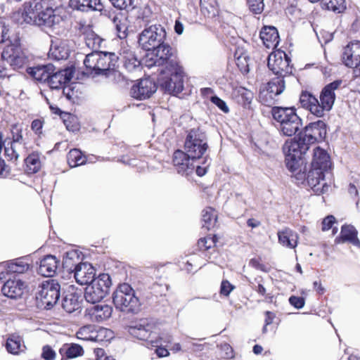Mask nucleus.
<instances>
[{
    "label": "nucleus",
    "instance_id": "2f4dec72",
    "mask_svg": "<svg viewBox=\"0 0 360 360\" xmlns=\"http://www.w3.org/2000/svg\"><path fill=\"white\" fill-rule=\"evenodd\" d=\"M300 102L302 106L308 109L313 115L320 117V108H318V99L308 92H302L300 95Z\"/></svg>",
    "mask_w": 360,
    "mask_h": 360
},
{
    "label": "nucleus",
    "instance_id": "a878e982",
    "mask_svg": "<svg viewBox=\"0 0 360 360\" xmlns=\"http://www.w3.org/2000/svg\"><path fill=\"white\" fill-rule=\"evenodd\" d=\"M55 68L52 64L37 65L27 69V72L35 80L48 82L50 75L54 72Z\"/></svg>",
    "mask_w": 360,
    "mask_h": 360
},
{
    "label": "nucleus",
    "instance_id": "6e6552de",
    "mask_svg": "<svg viewBox=\"0 0 360 360\" xmlns=\"http://www.w3.org/2000/svg\"><path fill=\"white\" fill-rule=\"evenodd\" d=\"M167 32L165 28L155 24L146 27L139 35L138 44L145 51H151L165 41Z\"/></svg>",
    "mask_w": 360,
    "mask_h": 360
},
{
    "label": "nucleus",
    "instance_id": "052dcab7",
    "mask_svg": "<svg viewBox=\"0 0 360 360\" xmlns=\"http://www.w3.org/2000/svg\"><path fill=\"white\" fill-rule=\"evenodd\" d=\"M43 127V122L40 120H34L32 121L31 124V128L37 134H41V129Z\"/></svg>",
    "mask_w": 360,
    "mask_h": 360
},
{
    "label": "nucleus",
    "instance_id": "7c9ffc66",
    "mask_svg": "<svg viewBox=\"0 0 360 360\" xmlns=\"http://www.w3.org/2000/svg\"><path fill=\"white\" fill-rule=\"evenodd\" d=\"M278 242L283 246L294 249L298 243V234L290 229H285L278 232Z\"/></svg>",
    "mask_w": 360,
    "mask_h": 360
},
{
    "label": "nucleus",
    "instance_id": "20e7f679",
    "mask_svg": "<svg viewBox=\"0 0 360 360\" xmlns=\"http://www.w3.org/2000/svg\"><path fill=\"white\" fill-rule=\"evenodd\" d=\"M271 115L279 124V130L285 136H291L301 128L302 120L294 108L274 107Z\"/></svg>",
    "mask_w": 360,
    "mask_h": 360
},
{
    "label": "nucleus",
    "instance_id": "473e14b6",
    "mask_svg": "<svg viewBox=\"0 0 360 360\" xmlns=\"http://www.w3.org/2000/svg\"><path fill=\"white\" fill-rule=\"evenodd\" d=\"M150 327L149 326H145L143 325H136L134 326H131L129 329V333L141 340L146 341L148 347L150 346V340H155L154 337H152V333L150 331Z\"/></svg>",
    "mask_w": 360,
    "mask_h": 360
},
{
    "label": "nucleus",
    "instance_id": "603ef678",
    "mask_svg": "<svg viewBox=\"0 0 360 360\" xmlns=\"http://www.w3.org/2000/svg\"><path fill=\"white\" fill-rule=\"evenodd\" d=\"M250 9L255 13H261L264 10L263 0H248Z\"/></svg>",
    "mask_w": 360,
    "mask_h": 360
},
{
    "label": "nucleus",
    "instance_id": "9d476101",
    "mask_svg": "<svg viewBox=\"0 0 360 360\" xmlns=\"http://www.w3.org/2000/svg\"><path fill=\"white\" fill-rule=\"evenodd\" d=\"M160 72L169 75L161 85L170 94H176L184 89V72L181 65L168 69H162Z\"/></svg>",
    "mask_w": 360,
    "mask_h": 360
},
{
    "label": "nucleus",
    "instance_id": "f8f14e48",
    "mask_svg": "<svg viewBox=\"0 0 360 360\" xmlns=\"http://www.w3.org/2000/svg\"><path fill=\"white\" fill-rule=\"evenodd\" d=\"M268 68L277 77L284 79L292 73L290 58L283 51L273 52L268 57Z\"/></svg>",
    "mask_w": 360,
    "mask_h": 360
},
{
    "label": "nucleus",
    "instance_id": "774afa93",
    "mask_svg": "<svg viewBox=\"0 0 360 360\" xmlns=\"http://www.w3.org/2000/svg\"><path fill=\"white\" fill-rule=\"evenodd\" d=\"M7 34V30L4 25V23L0 21V43L3 42Z\"/></svg>",
    "mask_w": 360,
    "mask_h": 360
},
{
    "label": "nucleus",
    "instance_id": "bb28decb",
    "mask_svg": "<svg viewBox=\"0 0 360 360\" xmlns=\"http://www.w3.org/2000/svg\"><path fill=\"white\" fill-rule=\"evenodd\" d=\"M70 6L82 12L101 11L103 8L101 0H70Z\"/></svg>",
    "mask_w": 360,
    "mask_h": 360
},
{
    "label": "nucleus",
    "instance_id": "37998d69",
    "mask_svg": "<svg viewBox=\"0 0 360 360\" xmlns=\"http://www.w3.org/2000/svg\"><path fill=\"white\" fill-rule=\"evenodd\" d=\"M63 307L68 313H72L79 308L78 297L74 294L67 295L63 300Z\"/></svg>",
    "mask_w": 360,
    "mask_h": 360
},
{
    "label": "nucleus",
    "instance_id": "ddd939ff",
    "mask_svg": "<svg viewBox=\"0 0 360 360\" xmlns=\"http://www.w3.org/2000/svg\"><path fill=\"white\" fill-rule=\"evenodd\" d=\"M341 83V80H336L323 89L320 94V101L318 100V108L321 110L320 117L324 115L326 111L332 109L335 99V91L340 87Z\"/></svg>",
    "mask_w": 360,
    "mask_h": 360
},
{
    "label": "nucleus",
    "instance_id": "b1692460",
    "mask_svg": "<svg viewBox=\"0 0 360 360\" xmlns=\"http://www.w3.org/2000/svg\"><path fill=\"white\" fill-rule=\"evenodd\" d=\"M72 77V72L70 69L58 70L50 75L48 80L49 86L53 89H59L68 83Z\"/></svg>",
    "mask_w": 360,
    "mask_h": 360
},
{
    "label": "nucleus",
    "instance_id": "5701e85b",
    "mask_svg": "<svg viewBox=\"0 0 360 360\" xmlns=\"http://www.w3.org/2000/svg\"><path fill=\"white\" fill-rule=\"evenodd\" d=\"M106 332L107 330L104 328L96 330L94 326L87 325L79 328L76 335L79 340L98 342L103 340Z\"/></svg>",
    "mask_w": 360,
    "mask_h": 360
},
{
    "label": "nucleus",
    "instance_id": "de8ad7c7",
    "mask_svg": "<svg viewBox=\"0 0 360 360\" xmlns=\"http://www.w3.org/2000/svg\"><path fill=\"white\" fill-rule=\"evenodd\" d=\"M114 7L120 10L131 11L136 8L138 0H110Z\"/></svg>",
    "mask_w": 360,
    "mask_h": 360
},
{
    "label": "nucleus",
    "instance_id": "49530a36",
    "mask_svg": "<svg viewBox=\"0 0 360 360\" xmlns=\"http://www.w3.org/2000/svg\"><path fill=\"white\" fill-rule=\"evenodd\" d=\"M26 152L25 150H19L13 145L8 143L4 146V154L8 160L16 161L20 155H25Z\"/></svg>",
    "mask_w": 360,
    "mask_h": 360
},
{
    "label": "nucleus",
    "instance_id": "a18cd8bd",
    "mask_svg": "<svg viewBox=\"0 0 360 360\" xmlns=\"http://www.w3.org/2000/svg\"><path fill=\"white\" fill-rule=\"evenodd\" d=\"M27 171L29 173H36L41 167V161L38 154L32 153L25 160Z\"/></svg>",
    "mask_w": 360,
    "mask_h": 360
},
{
    "label": "nucleus",
    "instance_id": "0eeeda50",
    "mask_svg": "<svg viewBox=\"0 0 360 360\" xmlns=\"http://www.w3.org/2000/svg\"><path fill=\"white\" fill-rule=\"evenodd\" d=\"M208 148L207 136L199 128L191 129L184 143V151L195 160L203 156Z\"/></svg>",
    "mask_w": 360,
    "mask_h": 360
},
{
    "label": "nucleus",
    "instance_id": "39448f33",
    "mask_svg": "<svg viewBox=\"0 0 360 360\" xmlns=\"http://www.w3.org/2000/svg\"><path fill=\"white\" fill-rule=\"evenodd\" d=\"M115 308L125 313L136 314L140 310L141 302L134 290L128 283L120 284L112 294Z\"/></svg>",
    "mask_w": 360,
    "mask_h": 360
},
{
    "label": "nucleus",
    "instance_id": "4468645a",
    "mask_svg": "<svg viewBox=\"0 0 360 360\" xmlns=\"http://www.w3.org/2000/svg\"><path fill=\"white\" fill-rule=\"evenodd\" d=\"M157 91L155 83L150 78L140 79L130 89V95L138 100H145L150 98Z\"/></svg>",
    "mask_w": 360,
    "mask_h": 360
},
{
    "label": "nucleus",
    "instance_id": "3c124183",
    "mask_svg": "<svg viewBox=\"0 0 360 360\" xmlns=\"http://www.w3.org/2000/svg\"><path fill=\"white\" fill-rule=\"evenodd\" d=\"M216 240L214 237L207 236L200 238L198 242V245L201 250H207L215 245Z\"/></svg>",
    "mask_w": 360,
    "mask_h": 360
},
{
    "label": "nucleus",
    "instance_id": "aec40b11",
    "mask_svg": "<svg viewBox=\"0 0 360 360\" xmlns=\"http://www.w3.org/2000/svg\"><path fill=\"white\" fill-rule=\"evenodd\" d=\"M325 173L321 170L311 168L307 176L308 185L318 194L323 193L328 189V186L325 182Z\"/></svg>",
    "mask_w": 360,
    "mask_h": 360
},
{
    "label": "nucleus",
    "instance_id": "f704fd0d",
    "mask_svg": "<svg viewBox=\"0 0 360 360\" xmlns=\"http://www.w3.org/2000/svg\"><path fill=\"white\" fill-rule=\"evenodd\" d=\"M63 358L73 359L81 356L84 354V349L78 344H65L59 350Z\"/></svg>",
    "mask_w": 360,
    "mask_h": 360
},
{
    "label": "nucleus",
    "instance_id": "c756f323",
    "mask_svg": "<svg viewBox=\"0 0 360 360\" xmlns=\"http://www.w3.org/2000/svg\"><path fill=\"white\" fill-rule=\"evenodd\" d=\"M336 243L349 242L354 245L359 246L360 241L357 238V231L353 226L344 225L341 229L340 236L335 238Z\"/></svg>",
    "mask_w": 360,
    "mask_h": 360
},
{
    "label": "nucleus",
    "instance_id": "e433bc0d",
    "mask_svg": "<svg viewBox=\"0 0 360 360\" xmlns=\"http://www.w3.org/2000/svg\"><path fill=\"white\" fill-rule=\"evenodd\" d=\"M30 269V264L25 259L19 258L7 264L8 271L13 274H23Z\"/></svg>",
    "mask_w": 360,
    "mask_h": 360
},
{
    "label": "nucleus",
    "instance_id": "393cba45",
    "mask_svg": "<svg viewBox=\"0 0 360 360\" xmlns=\"http://www.w3.org/2000/svg\"><path fill=\"white\" fill-rule=\"evenodd\" d=\"M260 39L267 49H274L279 43L278 30L273 26H265L260 31Z\"/></svg>",
    "mask_w": 360,
    "mask_h": 360
},
{
    "label": "nucleus",
    "instance_id": "bf43d9fd",
    "mask_svg": "<svg viewBox=\"0 0 360 360\" xmlns=\"http://www.w3.org/2000/svg\"><path fill=\"white\" fill-rule=\"evenodd\" d=\"M56 356L55 352L48 345L43 347L42 357L45 360H53Z\"/></svg>",
    "mask_w": 360,
    "mask_h": 360
},
{
    "label": "nucleus",
    "instance_id": "c9c22d12",
    "mask_svg": "<svg viewBox=\"0 0 360 360\" xmlns=\"http://www.w3.org/2000/svg\"><path fill=\"white\" fill-rule=\"evenodd\" d=\"M117 36L120 39H125L128 35L129 21L122 15H116L112 20Z\"/></svg>",
    "mask_w": 360,
    "mask_h": 360
},
{
    "label": "nucleus",
    "instance_id": "c85d7f7f",
    "mask_svg": "<svg viewBox=\"0 0 360 360\" xmlns=\"http://www.w3.org/2000/svg\"><path fill=\"white\" fill-rule=\"evenodd\" d=\"M58 262L56 257L46 255L41 261L38 268V273L45 277L53 276L58 268Z\"/></svg>",
    "mask_w": 360,
    "mask_h": 360
},
{
    "label": "nucleus",
    "instance_id": "412c9836",
    "mask_svg": "<svg viewBox=\"0 0 360 360\" xmlns=\"http://www.w3.org/2000/svg\"><path fill=\"white\" fill-rule=\"evenodd\" d=\"M330 167L331 162L328 153L319 146L316 147L314 149L311 168L323 172H328Z\"/></svg>",
    "mask_w": 360,
    "mask_h": 360
},
{
    "label": "nucleus",
    "instance_id": "864d4df0",
    "mask_svg": "<svg viewBox=\"0 0 360 360\" xmlns=\"http://www.w3.org/2000/svg\"><path fill=\"white\" fill-rule=\"evenodd\" d=\"M210 101H212V103L216 105L223 112L228 113L229 112V108L227 106L226 102L221 100L218 96H212Z\"/></svg>",
    "mask_w": 360,
    "mask_h": 360
},
{
    "label": "nucleus",
    "instance_id": "5fc2aeb1",
    "mask_svg": "<svg viewBox=\"0 0 360 360\" xmlns=\"http://www.w3.org/2000/svg\"><path fill=\"white\" fill-rule=\"evenodd\" d=\"M336 219L333 215H328L325 217L322 221L321 230L326 231L333 227V225L335 223Z\"/></svg>",
    "mask_w": 360,
    "mask_h": 360
},
{
    "label": "nucleus",
    "instance_id": "dca6fc26",
    "mask_svg": "<svg viewBox=\"0 0 360 360\" xmlns=\"http://www.w3.org/2000/svg\"><path fill=\"white\" fill-rule=\"evenodd\" d=\"M70 44L68 39L54 38L51 40L49 56L57 60L67 59L71 51Z\"/></svg>",
    "mask_w": 360,
    "mask_h": 360
},
{
    "label": "nucleus",
    "instance_id": "338daca9",
    "mask_svg": "<svg viewBox=\"0 0 360 360\" xmlns=\"http://www.w3.org/2000/svg\"><path fill=\"white\" fill-rule=\"evenodd\" d=\"M155 339H159L160 340V343L162 344V342H166V343H171L172 341V336L170 334H162V336H157L155 338Z\"/></svg>",
    "mask_w": 360,
    "mask_h": 360
},
{
    "label": "nucleus",
    "instance_id": "e2e57ef3",
    "mask_svg": "<svg viewBox=\"0 0 360 360\" xmlns=\"http://www.w3.org/2000/svg\"><path fill=\"white\" fill-rule=\"evenodd\" d=\"M94 353L96 356L97 360H115L113 359H110L108 356H105V353L104 349L101 348H96L94 349Z\"/></svg>",
    "mask_w": 360,
    "mask_h": 360
},
{
    "label": "nucleus",
    "instance_id": "4be33fe9",
    "mask_svg": "<svg viewBox=\"0 0 360 360\" xmlns=\"http://www.w3.org/2000/svg\"><path fill=\"white\" fill-rule=\"evenodd\" d=\"M25 288V283L14 277L6 281L1 288V291L4 295L11 299H17L22 295Z\"/></svg>",
    "mask_w": 360,
    "mask_h": 360
},
{
    "label": "nucleus",
    "instance_id": "a211bd4d",
    "mask_svg": "<svg viewBox=\"0 0 360 360\" xmlns=\"http://www.w3.org/2000/svg\"><path fill=\"white\" fill-rule=\"evenodd\" d=\"M1 56L13 69L21 68L27 62V58L25 53L19 48L13 45L7 46L3 51Z\"/></svg>",
    "mask_w": 360,
    "mask_h": 360
},
{
    "label": "nucleus",
    "instance_id": "0e129e2a",
    "mask_svg": "<svg viewBox=\"0 0 360 360\" xmlns=\"http://www.w3.org/2000/svg\"><path fill=\"white\" fill-rule=\"evenodd\" d=\"M360 70H354L353 82L357 85L356 91L360 94Z\"/></svg>",
    "mask_w": 360,
    "mask_h": 360
},
{
    "label": "nucleus",
    "instance_id": "cd10ccee",
    "mask_svg": "<svg viewBox=\"0 0 360 360\" xmlns=\"http://www.w3.org/2000/svg\"><path fill=\"white\" fill-rule=\"evenodd\" d=\"M87 311L92 321L101 322L111 316L112 308L108 304H96Z\"/></svg>",
    "mask_w": 360,
    "mask_h": 360
},
{
    "label": "nucleus",
    "instance_id": "6ab92c4d",
    "mask_svg": "<svg viewBox=\"0 0 360 360\" xmlns=\"http://www.w3.org/2000/svg\"><path fill=\"white\" fill-rule=\"evenodd\" d=\"M195 160L190 158L185 151L177 150L173 155V163L178 173L188 174L195 169Z\"/></svg>",
    "mask_w": 360,
    "mask_h": 360
},
{
    "label": "nucleus",
    "instance_id": "1a4fd4ad",
    "mask_svg": "<svg viewBox=\"0 0 360 360\" xmlns=\"http://www.w3.org/2000/svg\"><path fill=\"white\" fill-rule=\"evenodd\" d=\"M111 285L110 276L102 274L98 276L93 282L86 285L84 291V297L86 302L96 304L103 300Z\"/></svg>",
    "mask_w": 360,
    "mask_h": 360
},
{
    "label": "nucleus",
    "instance_id": "4c0bfd02",
    "mask_svg": "<svg viewBox=\"0 0 360 360\" xmlns=\"http://www.w3.org/2000/svg\"><path fill=\"white\" fill-rule=\"evenodd\" d=\"M12 141L8 143L13 145L14 147L17 148L19 150H27V146L25 139L22 136V130L18 126H13L11 130Z\"/></svg>",
    "mask_w": 360,
    "mask_h": 360
},
{
    "label": "nucleus",
    "instance_id": "13d9d810",
    "mask_svg": "<svg viewBox=\"0 0 360 360\" xmlns=\"http://www.w3.org/2000/svg\"><path fill=\"white\" fill-rule=\"evenodd\" d=\"M289 302L297 309H302L304 305V299L302 297L291 296Z\"/></svg>",
    "mask_w": 360,
    "mask_h": 360
},
{
    "label": "nucleus",
    "instance_id": "680f3d73",
    "mask_svg": "<svg viewBox=\"0 0 360 360\" xmlns=\"http://www.w3.org/2000/svg\"><path fill=\"white\" fill-rule=\"evenodd\" d=\"M152 11L149 7H145L143 9L141 14V18L146 23H148L151 21Z\"/></svg>",
    "mask_w": 360,
    "mask_h": 360
},
{
    "label": "nucleus",
    "instance_id": "69168bd1",
    "mask_svg": "<svg viewBox=\"0 0 360 360\" xmlns=\"http://www.w3.org/2000/svg\"><path fill=\"white\" fill-rule=\"evenodd\" d=\"M265 320L264 323H266V326H269L273 323V321L275 318V314L273 312H271L269 311H267L265 312Z\"/></svg>",
    "mask_w": 360,
    "mask_h": 360
},
{
    "label": "nucleus",
    "instance_id": "f3484780",
    "mask_svg": "<svg viewBox=\"0 0 360 360\" xmlns=\"http://www.w3.org/2000/svg\"><path fill=\"white\" fill-rule=\"evenodd\" d=\"M96 271L93 266L88 262H81L75 264L74 276L77 283L88 285L93 282L95 278Z\"/></svg>",
    "mask_w": 360,
    "mask_h": 360
},
{
    "label": "nucleus",
    "instance_id": "58836bf2",
    "mask_svg": "<svg viewBox=\"0 0 360 360\" xmlns=\"http://www.w3.org/2000/svg\"><path fill=\"white\" fill-rule=\"evenodd\" d=\"M321 4L323 8L337 13L344 12L347 8L345 0H321Z\"/></svg>",
    "mask_w": 360,
    "mask_h": 360
},
{
    "label": "nucleus",
    "instance_id": "c03bdc74",
    "mask_svg": "<svg viewBox=\"0 0 360 360\" xmlns=\"http://www.w3.org/2000/svg\"><path fill=\"white\" fill-rule=\"evenodd\" d=\"M277 96L274 94L272 91L266 88L264 86L261 88L259 94V101L263 105L266 106H271L275 104Z\"/></svg>",
    "mask_w": 360,
    "mask_h": 360
},
{
    "label": "nucleus",
    "instance_id": "f03ea898",
    "mask_svg": "<svg viewBox=\"0 0 360 360\" xmlns=\"http://www.w3.org/2000/svg\"><path fill=\"white\" fill-rule=\"evenodd\" d=\"M85 44L87 47L94 50L86 56L84 64L87 69L94 72L96 75H105L109 77L115 72L114 68L117 57L114 53L98 51L103 39L94 32L90 30L85 33Z\"/></svg>",
    "mask_w": 360,
    "mask_h": 360
},
{
    "label": "nucleus",
    "instance_id": "a19ab883",
    "mask_svg": "<svg viewBox=\"0 0 360 360\" xmlns=\"http://www.w3.org/2000/svg\"><path fill=\"white\" fill-rule=\"evenodd\" d=\"M264 86L278 96L285 90V81L283 77H276L271 79Z\"/></svg>",
    "mask_w": 360,
    "mask_h": 360
},
{
    "label": "nucleus",
    "instance_id": "6e6d98bb",
    "mask_svg": "<svg viewBox=\"0 0 360 360\" xmlns=\"http://www.w3.org/2000/svg\"><path fill=\"white\" fill-rule=\"evenodd\" d=\"M233 289L234 286L231 285L228 281H222L220 288V293L221 295L228 296Z\"/></svg>",
    "mask_w": 360,
    "mask_h": 360
},
{
    "label": "nucleus",
    "instance_id": "9b49d317",
    "mask_svg": "<svg viewBox=\"0 0 360 360\" xmlns=\"http://www.w3.org/2000/svg\"><path fill=\"white\" fill-rule=\"evenodd\" d=\"M37 298L39 299L46 309L53 307L60 298V286L56 280L46 281L40 285Z\"/></svg>",
    "mask_w": 360,
    "mask_h": 360
},
{
    "label": "nucleus",
    "instance_id": "7ed1b4c3",
    "mask_svg": "<svg viewBox=\"0 0 360 360\" xmlns=\"http://www.w3.org/2000/svg\"><path fill=\"white\" fill-rule=\"evenodd\" d=\"M24 20L27 23L53 27L63 21V18L56 13L48 0H33L25 3L22 12Z\"/></svg>",
    "mask_w": 360,
    "mask_h": 360
},
{
    "label": "nucleus",
    "instance_id": "79ce46f5",
    "mask_svg": "<svg viewBox=\"0 0 360 360\" xmlns=\"http://www.w3.org/2000/svg\"><path fill=\"white\" fill-rule=\"evenodd\" d=\"M67 158L68 162L71 167H75L86 162V158L79 150L76 148L70 150Z\"/></svg>",
    "mask_w": 360,
    "mask_h": 360
},
{
    "label": "nucleus",
    "instance_id": "423d86ee",
    "mask_svg": "<svg viewBox=\"0 0 360 360\" xmlns=\"http://www.w3.org/2000/svg\"><path fill=\"white\" fill-rule=\"evenodd\" d=\"M151 51H153L151 57L146 59V65L150 68L158 66L168 69L180 65L176 51L165 41Z\"/></svg>",
    "mask_w": 360,
    "mask_h": 360
},
{
    "label": "nucleus",
    "instance_id": "8fccbe9b",
    "mask_svg": "<svg viewBox=\"0 0 360 360\" xmlns=\"http://www.w3.org/2000/svg\"><path fill=\"white\" fill-rule=\"evenodd\" d=\"M79 259V252L76 250H72L65 252L63 256V264L67 267L70 265H74L75 260Z\"/></svg>",
    "mask_w": 360,
    "mask_h": 360
},
{
    "label": "nucleus",
    "instance_id": "2eb2a0df",
    "mask_svg": "<svg viewBox=\"0 0 360 360\" xmlns=\"http://www.w3.org/2000/svg\"><path fill=\"white\" fill-rule=\"evenodd\" d=\"M343 64L350 68H356L360 65V41L349 42L343 48L342 53Z\"/></svg>",
    "mask_w": 360,
    "mask_h": 360
},
{
    "label": "nucleus",
    "instance_id": "09e8293b",
    "mask_svg": "<svg viewBox=\"0 0 360 360\" xmlns=\"http://www.w3.org/2000/svg\"><path fill=\"white\" fill-rule=\"evenodd\" d=\"M150 346L156 347L155 353L158 357H166L169 355V351L165 347H162L159 339L150 340Z\"/></svg>",
    "mask_w": 360,
    "mask_h": 360
},
{
    "label": "nucleus",
    "instance_id": "ea45409f",
    "mask_svg": "<svg viewBox=\"0 0 360 360\" xmlns=\"http://www.w3.org/2000/svg\"><path fill=\"white\" fill-rule=\"evenodd\" d=\"M217 220V212L212 207H207L202 211V226L207 230H210L215 226Z\"/></svg>",
    "mask_w": 360,
    "mask_h": 360
},
{
    "label": "nucleus",
    "instance_id": "4d7b16f0",
    "mask_svg": "<svg viewBox=\"0 0 360 360\" xmlns=\"http://www.w3.org/2000/svg\"><path fill=\"white\" fill-rule=\"evenodd\" d=\"M140 65V62L136 59L134 57L126 58L124 61V66L129 71H132L136 68H139Z\"/></svg>",
    "mask_w": 360,
    "mask_h": 360
},
{
    "label": "nucleus",
    "instance_id": "f257e3e1",
    "mask_svg": "<svg viewBox=\"0 0 360 360\" xmlns=\"http://www.w3.org/2000/svg\"><path fill=\"white\" fill-rule=\"evenodd\" d=\"M326 136V124L323 121L319 120L309 124L297 139L286 141L283 150L288 169L292 173L300 172L304 163L302 155L309 150V145L323 140Z\"/></svg>",
    "mask_w": 360,
    "mask_h": 360
},
{
    "label": "nucleus",
    "instance_id": "72a5a7b5",
    "mask_svg": "<svg viewBox=\"0 0 360 360\" xmlns=\"http://www.w3.org/2000/svg\"><path fill=\"white\" fill-rule=\"evenodd\" d=\"M6 347L9 353L14 355L19 354L25 349L22 338L15 334H12L8 338Z\"/></svg>",
    "mask_w": 360,
    "mask_h": 360
}]
</instances>
